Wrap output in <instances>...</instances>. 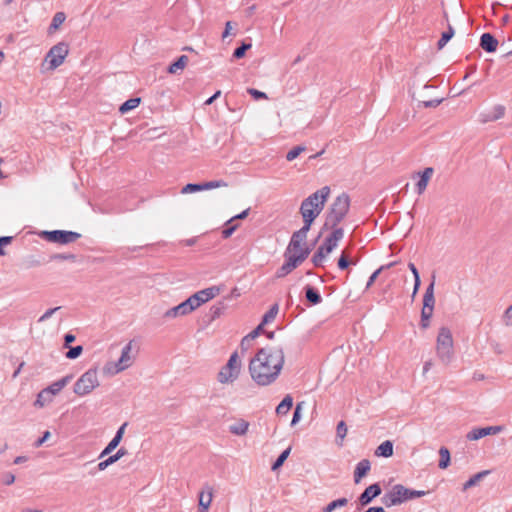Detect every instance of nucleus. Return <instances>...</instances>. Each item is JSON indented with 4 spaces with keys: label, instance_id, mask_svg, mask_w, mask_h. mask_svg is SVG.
Listing matches in <instances>:
<instances>
[{
    "label": "nucleus",
    "instance_id": "1",
    "mask_svg": "<svg viewBox=\"0 0 512 512\" xmlns=\"http://www.w3.org/2000/svg\"><path fill=\"white\" fill-rule=\"evenodd\" d=\"M285 363V353L280 346H267L257 351L249 362V373L259 386L273 384L281 374Z\"/></svg>",
    "mask_w": 512,
    "mask_h": 512
},
{
    "label": "nucleus",
    "instance_id": "2",
    "mask_svg": "<svg viewBox=\"0 0 512 512\" xmlns=\"http://www.w3.org/2000/svg\"><path fill=\"white\" fill-rule=\"evenodd\" d=\"M330 194V188L324 186L317 190L301 203L300 213L304 221V228L310 229L313 221L319 216Z\"/></svg>",
    "mask_w": 512,
    "mask_h": 512
},
{
    "label": "nucleus",
    "instance_id": "3",
    "mask_svg": "<svg viewBox=\"0 0 512 512\" xmlns=\"http://www.w3.org/2000/svg\"><path fill=\"white\" fill-rule=\"evenodd\" d=\"M135 360L136 353L134 352V344L131 340L123 346L120 357L117 360H109L104 364L102 373L106 377H114L132 367Z\"/></svg>",
    "mask_w": 512,
    "mask_h": 512
},
{
    "label": "nucleus",
    "instance_id": "4",
    "mask_svg": "<svg viewBox=\"0 0 512 512\" xmlns=\"http://www.w3.org/2000/svg\"><path fill=\"white\" fill-rule=\"evenodd\" d=\"M435 352L439 362L445 366L450 365L455 358L452 331L446 326H442L438 330Z\"/></svg>",
    "mask_w": 512,
    "mask_h": 512
},
{
    "label": "nucleus",
    "instance_id": "5",
    "mask_svg": "<svg viewBox=\"0 0 512 512\" xmlns=\"http://www.w3.org/2000/svg\"><path fill=\"white\" fill-rule=\"evenodd\" d=\"M310 229L302 227L294 232L285 251V258H290L298 264H302L308 255L310 249L307 245V234Z\"/></svg>",
    "mask_w": 512,
    "mask_h": 512
},
{
    "label": "nucleus",
    "instance_id": "6",
    "mask_svg": "<svg viewBox=\"0 0 512 512\" xmlns=\"http://www.w3.org/2000/svg\"><path fill=\"white\" fill-rule=\"evenodd\" d=\"M343 230L341 228H334L325 238L317 251L312 256V263L316 267H322L327 262L329 255L338 246V243L343 238Z\"/></svg>",
    "mask_w": 512,
    "mask_h": 512
},
{
    "label": "nucleus",
    "instance_id": "7",
    "mask_svg": "<svg viewBox=\"0 0 512 512\" xmlns=\"http://www.w3.org/2000/svg\"><path fill=\"white\" fill-rule=\"evenodd\" d=\"M428 493V491L409 489L401 484H397L392 486L384 495L383 502L387 507H391L425 496Z\"/></svg>",
    "mask_w": 512,
    "mask_h": 512
},
{
    "label": "nucleus",
    "instance_id": "8",
    "mask_svg": "<svg viewBox=\"0 0 512 512\" xmlns=\"http://www.w3.org/2000/svg\"><path fill=\"white\" fill-rule=\"evenodd\" d=\"M242 371V360L237 352H233L227 363L217 373L216 380L221 385H232L238 380Z\"/></svg>",
    "mask_w": 512,
    "mask_h": 512
},
{
    "label": "nucleus",
    "instance_id": "9",
    "mask_svg": "<svg viewBox=\"0 0 512 512\" xmlns=\"http://www.w3.org/2000/svg\"><path fill=\"white\" fill-rule=\"evenodd\" d=\"M69 54L68 44L65 42H59L52 46L46 53L44 60L41 64V68L44 72L54 71L61 66L66 57Z\"/></svg>",
    "mask_w": 512,
    "mask_h": 512
},
{
    "label": "nucleus",
    "instance_id": "10",
    "mask_svg": "<svg viewBox=\"0 0 512 512\" xmlns=\"http://www.w3.org/2000/svg\"><path fill=\"white\" fill-rule=\"evenodd\" d=\"M99 386L98 369L92 367L78 378L73 386V392L79 397H84L91 394Z\"/></svg>",
    "mask_w": 512,
    "mask_h": 512
},
{
    "label": "nucleus",
    "instance_id": "11",
    "mask_svg": "<svg viewBox=\"0 0 512 512\" xmlns=\"http://www.w3.org/2000/svg\"><path fill=\"white\" fill-rule=\"evenodd\" d=\"M72 376L67 375L58 381L53 382L48 387L42 389L38 394L34 402V406L37 408H44L50 405L54 401V397L57 396L71 381Z\"/></svg>",
    "mask_w": 512,
    "mask_h": 512
},
{
    "label": "nucleus",
    "instance_id": "12",
    "mask_svg": "<svg viewBox=\"0 0 512 512\" xmlns=\"http://www.w3.org/2000/svg\"><path fill=\"white\" fill-rule=\"evenodd\" d=\"M41 237L49 242L68 244L76 241L80 234L72 231L54 230V231H43Z\"/></svg>",
    "mask_w": 512,
    "mask_h": 512
},
{
    "label": "nucleus",
    "instance_id": "13",
    "mask_svg": "<svg viewBox=\"0 0 512 512\" xmlns=\"http://www.w3.org/2000/svg\"><path fill=\"white\" fill-rule=\"evenodd\" d=\"M350 206V198L348 194L338 196L332 204L330 220L340 221L347 213Z\"/></svg>",
    "mask_w": 512,
    "mask_h": 512
},
{
    "label": "nucleus",
    "instance_id": "14",
    "mask_svg": "<svg viewBox=\"0 0 512 512\" xmlns=\"http://www.w3.org/2000/svg\"><path fill=\"white\" fill-rule=\"evenodd\" d=\"M503 430L502 426H488V427H480V428H473L471 431H469L466 435L467 440L470 441H477L483 437L489 436V435H496L500 433Z\"/></svg>",
    "mask_w": 512,
    "mask_h": 512
},
{
    "label": "nucleus",
    "instance_id": "15",
    "mask_svg": "<svg viewBox=\"0 0 512 512\" xmlns=\"http://www.w3.org/2000/svg\"><path fill=\"white\" fill-rule=\"evenodd\" d=\"M127 423H123L117 430L114 437L111 439V441L107 444V446L102 450V452L99 455V458H103L109 454H111L120 444V442L123 439V435L125 433V429L127 427Z\"/></svg>",
    "mask_w": 512,
    "mask_h": 512
},
{
    "label": "nucleus",
    "instance_id": "16",
    "mask_svg": "<svg viewBox=\"0 0 512 512\" xmlns=\"http://www.w3.org/2000/svg\"><path fill=\"white\" fill-rule=\"evenodd\" d=\"M191 313H192V311L189 308L187 301L185 300V301L181 302L180 304L166 310L163 314V317L167 320H172V319H176L179 317L187 316Z\"/></svg>",
    "mask_w": 512,
    "mask_h": 512
},
{
    "label": "nucleus",
    "instance_id": "17",
    "mask_svg": "<svg viewBox=\"0 0 512 512\" xmlns=\"http://www.w3.org/2000/svg\"><path fill=\"white\" fill-rule=\"evenodd\" d=\"M250 428V423L243 418H236L228 426L229 432L238 437L246 436Z\"/></svg>",
    "mask_w": 512,
    "mask_h": 512
},
{
    "label": "nucleus",
    "instance_id": "18",
    "mask_svg": "<svg viewBox=\"0 0 512 512\" xmlns=\"http://www.w3.org/2000/svg\"><path fill=\"white\" fill-rule=\"evenodd\" d=\"M505 114V108L502 105H495L489 112L481 113L479 118L483 123L501 119Z\"/></svg>",
    "mask_w": 512,
    "mask_h": 512
},
{
    "label": "nucleus",
    "instance_id": "19",
    "mask_svg": "<svg viewBox=\"0 0 512 512\" xmlns=\"http://www.w3.org/2000/svg\"><path fill=\"white\" fill-rule=\"evenodd\" d=\"M223 291V286H211L196 292L202 304L210 301Z\"/></svg>",
    "mask_w": 512,
    "mask_h": 512
},
{
    "label": "nucleus",
    "instance_id": "20",
    "mask_svg": "<svg viewBox=\"0 0 512 512\" xmlns=\"http://www.w3.org/2000/svg\"><path fill=\"white\" fill-rule=\"evenodd\" d=\"M381 493V488L378 484H372L365 489V491L360 495L359 501L362 505H366L371 502L373 498L378 496Z\"/></svg>",
    "mask_w": 512,
    "mask_h": 512
},
{
    "label": "nucleus",
    "instance_id": "21",
    "mask_svg": "<svg viewBox=\"0 0 512 512\" xmlns=\"http://www.w3.org/2000/svg\"><path fill=\"white\" fill-rule=\"evenodd\" d=\"M127 450L125 448H120L115 454L109 456L107 459L101 461L98 463V470L104 471L106 470L110 465L116 463L118 460H120L122 457L127 455Z\"/></svg>",
    "mask_w": 512,
    "mask_h": 512
},
{
    "label": "nucleus",
    "instance_id": "22",
    "mask_svg": "<svg viewBox=\"0 0 512 512\" xmlns=\"http://www.w3.org/2000/svg\"><path fill=\"white\" fill-rule=\"evenodd\" d=\"M490 474V471L489 470H484V471H481V472H478L476 474H474L473 476H471L462 486V491H467L473 487H476L478 486L486 476H488Z\"/></svg>",
    "mask_w": 512,
    "mask_h": 512
},
{
    "label": "nucleus",
    "instance_id": "23",
    "mask_svg": "<svg viewBox=\"0 0 512 512\" xmlns=\"http://www.w3.org/2000/svg\"><path fill=\"white\" fill-rule=\"evenodd\" d=\"M433 168L431 167H427L424 169V171L421 173L420 175V179L419 181L417 182L416 184V189H417V193L420 195L422 194L426 188H427V185L433 175Z\"/></svg>",
    "mask_w": 512,
    "mask_h": 512
},
{
    "label": "nucleus",
    "instance_id": "24",
    "mask_svg": "<svg viewBox=\"0 0 512 512\" xmlns=\"http://www.w3.org/2000/svg\"><path fill=\"white\" fill-rule=\"evenodd\" d=\"M213 499V489L210 486H205L199 493V506L203 510H207Z\"/></svg>",
    "mask_w": 512,
    "mask_h": 512
},
{
    "label": "nucleus",
    "instance_id": "25",
    "mask_svg": "<svg viewBox=\"0 0 512 512\" xmlns=\"http://www.w3.org/2000/svg\"><path fill=\"white\" fill-rule=\"evenodd\" d=\"M498 41L490 33H484L480 39V46L487 52H494L497 49Z\"/></svg>",
    "mask_w": 512,
    "mask_h": 512
},
{
    "label": "nucleus",
    "instance_id": "26",
    "mask_svg": "<svg viewBox=\"0 0 512 512\" xmlns=\"http://www.w3.org/2000/svg\"><path fill=\"white\" fill-rule=\"evenodd\" d=\"M300 264H298L296 261L285 258V262L283 265L277 270L276 277L277 278H283L289 273H291L294 269H296Z\"/></svg>",
    "mask_w": 512,
    "mask_h": 512
},
{
    "label": "nucleus",
    "instance_id": "27",
    "mask_svg": "<svg viewBox=\"0 0 512 512\" xmlns=\"http://www.w3.org/2000/svg\"><path fill=\"white\" fill-rule=\"evenodd\" d=\"M348 433V426L344 421H340L336 427L335 444L342 447L344 444L345 437Z\"/></svg>",
    "mask_w": 512,
    "mask_h": 512
},
{
    "label": "nucleus",
    "instance_id": "28",
    "mask_svg": "<svg viewBox=\"0 0 512 512\" xmlns=\"http://www.w3.org/2000/svg\"><path fill=\"white\" fill-rule=\"evenodd\" d=\"M65 20H66V15L64 12L55 13V15L52 18L51 24L48 28V33L50 35L54 34L61 27V25L65 22Z\"/></svg>",
    "mask_w": 512,
    "mask_h": 512
},
{
    "label": "nucleus",
    "instance_id": "29",
    "mask_svg": "<svg viewBox=\"0 0 512 512\" xmlns=\"http://www.w3.org/2000/svg\"><path fill=\"white\" fill-rule=\"evenodd\" d=\"M435 297H434V281H432L426 288L423 296V307L434 308Z\"/></svg>",
    "mask_w": 512,
    "mask_h": 512
},
{
    "label": "nucleus",
    "instance_id": "30",
    "mask_svg": "<svg viewBox=\"0 0 512 512\" xmlns=\"http://www.w3.org/2000/svg\"><path fill=\"white\" fill-rule=\"evenodd\" d=\"M293 406V398L291 395H286L283 400L276 407L278 415H286Z\"/></svg>",
    "mask_w": 512,
    "mask_h": 512
},
{
    "label": "nucleus",
    "instance_id": "31",
    "mask_svg": "<svg viewBox=\"0 0 512 512\" xmlns=\"http://www.w3.org/2000/svg\"><path fill=\"white\" fill-rule=\"evenodd\" d=\"M375 454L382 457H390L393 455V443L389 440L382 442L376 449Z\"/></svg>",
    "mask_w": 512,
    "mask_h": 512
},
{
    "label": "nucleus",
    "instance_id": "32",
    "mask_svg": "<svg viewBox=\"0 0 512 512\" xmlns=\"http://www.w3.org/2000/svg\"><path fill=\"white\" fill-rule=\"evenodd\" d=\"M188 63V57L186 55L180 56L177 61L172 63L169 68L168 72L171 74H176L179 70H183Z\"/></svg>",
    "mask_w": 512,
    "mask_h": 512
},
{
    "label": "nucleus",
    "instance_id": "33",
    "mask_svg": "<svg viewBox=\"0 0 512 512\" xmlns=\"http://www.w3.org/2000/svg\"><path fill=\"white\" fill-rule=\"evenodd\" d=\"M370 470V462L366 459L360 461L356 466V479L355 482H359V480L364 477L367 472Z\"/></svg>",
    "mask_w": 512,
    "mask_h": 512
},
{
    "label": "nucleus",
    "instance_id": "34",
    "mask_svg": "<svg viewBox=\"0 0 512 512\" xmlns=\"http://www.w3.org/2000/svg\"><path fill=\"white\" fill-rule=\"evenodd\" d=\"M141 102L140 98H130L127 101H125L119 108V111L121 114H125L139 106Z\"/></svg>",
    "mask_w": 512,
    "mask_h": 512
},
{
    "label": "nucleus",
    "instance_id": "35",
    "mask_svg": "<svg viewBox=\"0 0 512 512\" xmlns=\"http://www.w3.org/2000/svg\"><path fill=\"white\" fill-rule=\"evenodd\" d=\"M439 455H440V461H439V468L440 469H446L450 465V452L447 448L441 447L439 449Z\"/></svg>",
    "mask_w": 512,
    "mask_h": 512
},
{
    "label": "nucleus",
    "instance_id": "36",
    "mask_svg": "<svg viewBox=\"0 0 512 512\" xmlns=\"http://www.w3.org/2000/svg\"><path fill=\"white\" fill-rule=\"evenodd\" d=\"M305 295L307 300L314 305L319 304L321 302L320 294L311 286H307L305 288Z\"/></svg>",
    "mask_w": 512,
    "mask_h": 512
},
{
    "label": "nucleus",
    "instance_id": "37",
    "mask_svg": "<svg viewBox=\"0 0 512 512\" xmlns=\"http://www.w3.org/2000/svg\"><path fill=\"white\" fill-rule=\"evenodd\" d=\"M263 327L264 325L260 323L252 332L246 335L241 341V347H244L245 343L251 342L252 340L256 339L260 335Z\"/></svg>",
    "mask_w": 512,
    "mask_h": 512
},
{
    "label": "nucleus",
    "instance_id": "38",
    "mask_svg": "<svg viewBox=\"0 0 512 512\" xmlns=\"http://www.w3.org/2000/svg\"><path fill=\"white\" fill-rule=\"evenodd\" d=\"M277 314H278V305L275 304L263 316V319L261 321L262 325H266V324L274 321V319L276 318Z\"/></svg>",
    "mask_w": 512,
    "mask_h": 512
},
{
    "label": "nucleus",
    "instance_id": "39",
    "mask_svg": "<svg viewBox=\"0 0 512 512\" xmlns=\"http://www.w3.org/2000/svg\"><path fill=\"white\" fill-rule=\"evenodd\" d=\"M454 35V29L451 25L448 26V30L443 32L441 35L440 40L438 41V48L442 49L448 41L453 37Z\"/></svg>",
    "mask_w": 512,
    "mask_h": 512
},
{
    "label": "nucleus",
    "instance_id": "40",
    "mask_svg": "<svg viewBox=\"0 0 512 512\" xmlns=\"http://www.w3.org/2000/svg\"><path fill=\"white\" fill-rule=\"evenodd\" d=\"M290 451H291V448H287L286 450H284L280 455L279 457L277 458V460L273 463L272 465V470L275 471L277 469H279L283 464L284 462L286 461V459L288 458L289 454H290Z\"/></svg>",
    "mask_w": 512,
    "mask_h": 512
},
{
    "label": "nucleus",
    "instance_id": "41",
    "mask_svg": "<svg viewBox=\"0 0 512 512\" xmlns=\"http://www.w3.org/2000/svg\"><path fill=\"white\" fill-rule=\"evenodd\" d=\"M347 499L346 498H340V499H337V500H334L332 502H330L324 509V512H332L333 510L337 509V508H341L343 507L344 505L347 504Z\"/></svg>",
    "mask_w": 512,
    "mask_h": 512
},
{
    "label": "nucleus",
    "instance_id": "42",
    "mask_svg": "<svg viewBox=\"0 0 512 512\" xmlns=\"http://www.w3.org/2000/svg\"><path fill=\"white\" fill-rule=\"evenodd\" d=\"M188 305H189V308L191 309V311H195L197 308H199L202 303L201 301L199 300V297L196 295V293L192 294L189 298L186 299Z\"/></svg>",
    "mask_w": 512,
    "mask_h": 512
},
{
    "label": "nucleus",
    "instance_id": "43",
    "mask_svg": "<svg viewBox=\"0 0 512 512\" xmlns=\"http://www.w3.org/2000/svg\"><path fill=\"white\" fill-rule=\"evenodd\" d=\"M305 147L304 146H296L294 147L293 149H291L287 155H286V159L288 161H293L294 159H296L302 152L305 151Z\"/></svg>",
    "mask_w": 512,
    "mask_h": 512
},
{
    "label": "nucleus",
    "instance_id": "44",
    "mask_svg": "<svg viewBox=\"0 0 512 512\" xmlns=\"http://www.w3.org/2000/svg\"><path fill=\"white\" fill-rule=\"evenodd\" d=\"M225 186H227V184L224 181L216 180V181H209V182L203 183L202 189L210 190V189H215V188H220V187H225Z\"/></svg>",
    "mask_w": 512,
    "mask_h": 512
},
{
    "label": "nucleus",
    "instance_id": "45",
    "mask_svg": "<svg viewBox=\"0 0 512 512\" xmlns=\"http://www.w3.org/2000/svg\"><path fill=\"white\" fill-rule=\"evenodd\" d=\"M303 406H304V402H300L296 405V408H295V411L293 414V418L291 421L292 426H295L301 420V412H302Z\"/></svg>",
    "mask_w": 512,
    "mask_h": 512
},
{
    "label": "nucleus",
    "instance_id": "46",
    "mask_svg": "<svg viewBox=\"0 0 512 512\" xmlns=\"http://www.w3.org/2000/svg\"><path fill=\"white\" fill-rule=\"evenodd\" d=\"M198 191H203L202 184H187L182 188L181 193L188 194Z\"/></svg>",
    "mask_w": 512,
    "mask_h": 512
},
{
    "label": "nucleus",
    "instance_id": "47",
    "mask_svg": "<svg viewBox=\"0 0 512 512\" xmlns=\"http://www.w3.org/2000/svg\"><path fill=\"white\" fill-rule=\"evenodd\" d=\"M251 48L250 43H243L242 46L235 49L233 56L237 59L242 58L245 55V52Z\"/></svg>",
    "mask_w": 512,
    "mask_h": 512
},
{
    "label": "nucleus",
    "instance_id": "48",
    "mask_svg": "<svg viewBox=\"0 0 512 512\" xmlns=\"http://www.w3.org/2000/svg\"><path fill=\"white\" fill-rule=\"evenodd\" d=\"M83 348L82 346L72 347L67 353L66 357L68 359H76L82 354Z\"/></svg>",
    "mask_w": 512,
    "mask_h": 512
},
{
    "label": "nucleus",
    "instance_id": "49",
    "mask_svg": "<svg viewBox=\"0 0 512 512\" xmlns=\"http://www.w3.org/2000/svg\"><path fill=\"white\" fill-rule=\"evenodd\" d=\"M384 271V267H379L376 271H374L371 276L369 277L367 283H366V286H365V290L369 289L373 283L375 282V280L377 279V277L379 276V274Z\"/></svg>",
    "mask_w": 512,
    "mask_h": 512
},
{
    "label": "nucleus",
    "instance_id": "50",
    "mask_svg": "<svg viewBox=\"0 0 512 512\" xmlns=\"http://www.w3.org/2000/svg\"><path fill=\"white\" fill-rule=\"evenodd\" d=\"M503 323L508 327H512V305L504 312Z\"/></svg>",
    "mask_w": 512,
    "mask_h": 512
},
{
    "label": "nucleus",
    "instance_id": "51",
    "mask_svg": "<svg viewBox=\"0 0 512 512\" xmlns=\"http://www.w3.org/2000/svg\"><path fill=\"white\" fill-rule=\"evenodd\" d=\"M247 92L255 99H267V95L254 88H249Z\"/></svg>",
    "mask_w": 512,
    "mask_h": 512
},
{
    "label": "nucleus",
    "instance_id": "52",
    "mask_svg": "<svg viewBox=\"0 0 512 512\" xmlns=\"http://www.w3.org/2000/svg\"><path fill=\"white\" fill-rule=\"evenodd\" d=\"M226 226H227V228H225L222 231V236L224 238H229L234 233V231L237 229L238 225L232 223V224L226 225Z\"/></svg>",
    "mask_w": 512,
    "mask_h": 512
},
{
    "label": "nucleus",
    "instance_id": "53",
    "mask_svg": "<svg viewBox=\"0 0 512 512\" xmlns=\"http://www.w3.org/2000/svg\"><path fill=\"white\" fill-rule=\"evenodd\" d=\"M248 213H249V209L244 210V211H243V212H241L240 214L235 215V216H233L232 218H230V219L226 222V225H230V224H232L235 220L245 219V218L248 216Z\"/></svg>",
    "mask_w": 512,
    "mask_h": 512
},
{
    "label": "nucleus",
    "instance_id": "54",
    "mask_svg": "<svg viewBox=\"0 0 512 512\" xmlns=\"http://www.w3.org/2000/svg\"><path fill=\"white\" fill-rule=\"evenodd\" d=\"M60 307L48 309L39 319L38 322H44L49 319Z\"/></svg>",
    "mask_w": 512,
    "mask_h": 512
},
{
    "label": "nucleus",
    "instance_id": "55",
    "mask_svg": "<svg viewBox=\"0 0 512 512\" xmlns=\"http://www.w3.org/2000/svg\"><path fill=\"white\" fill-rule=\"evenodd\" d=\"M12 237H0V255H5L4 246L11 243Z\"/></svg>",
    "mask_w": 512,
    "mask_h": 512
},
{
    "label": "nucleus",
    "instance_id": "56",
    "mask_svg": "<svg viewBox=\"0 0 512 512\" xmlns=\"http://www.w3.org/2000/svg\"><path fill=\"white\" fill-rule=\"evenodd\" d=\"M433 310H434V308L422 307L421 318H424L425 320H430L433 315Z\"/></svg>",
    "mask_w": 512,
    "mask_h": 512
},
{
    "label": "nucleus",
    "instance_id": "57",
    "mask_svg": "<svg viewBox=\"0 0 512 512\" xmlns=\"http://www.w3.org/2000/svg\"><path fill=\"white\" fill-rule=\"evenodd\" d=\"M348 265H349V261H348L347 257L343 254V255L339 258V260H338V267H339L340 269H345V268H347V267H348Z\"/></svg>",
    "mask_w": 512,
    "mask_h": 512
},
{
    "label": "nucleus",
    "instance_id": "58",
    "mask_svg": "<svg viewBox=\"0 0 512 512\" xmlns=\"http://www.w3.org/2000/svg\"><path fill=\"white\" fill-rule=\"evenodd\" d=\"M51 434L49 431H45L43 436L37 440L35 443L36 447H40L44 442H46L50 438Z\"/></svg>",
    "mask_w": 512,
    "mask_h": 512
},
{
    "label": "nucleus",
    "instance_id": "59",
    "mask_svg": "<svg viewBox=\"0 0 512 512\" xmlns=\"http://www.w3.org/2000/svg\"><path fill=\"white\" fill-rule=\"evenodd\" d=\"M233 26H232V23L230 21L226 22L225 24V30L222 34V38H226L228 37L230 34H231V30H232Z\"/></svg>",
    "mask_w": 512,
    "mask_h": 512
},
{
    "label": "nucleus",
    "instance_id": "60",
    "mask_svg": "<svg viewBox=\"0 0 512 512\" xmlns=\"http://www.w3.org/2000/svg\"><path fill=\"white\" fill-rule=\"evenodd\" d=\"M15 481V476L11 473H8L4 476L3 482L6 485H11Z\"/></svg>",
    "mask_w": 512,
    "mask_h": 512
},
{
    "label": "nucleus",
    "instance_id": "61",
    "mask_svg": "<svg viewBox=\"0 0 512 512\" xmlns=\"http://www.w3.org/2000/svg\"><path fill=\"white\" fill-rule=\"evenodd\" d=\"M221 91H217L213 96L206 100V105H211L218 97H220Z\"/></svg>",
    "mask_w": 512,
    "mask_h": 512
},
{
    "label": "nucleus",
    "instance_id": "62",
    "mask_svg": "<svg viewBox=\"0 0 512 512\" xmlns=\"http://www.w3.org/2000/svg\"><path fill=\"white\" fill-rule=\"evenodd\" d=\"M441 100H430V101H426L424 102V106L425 107H436L440 104Z\"/></svg>",
    "mask_w": 512,
    "mask_h": 512
},
{
    "label": "nucleus",
    "instance_id": "63",
    "mask_svg": "<svg viewBox=\"0 0 512 512\" xmlns=\"http://www.w3.org/2000/svg\"><path fill=\"white\" fill-rule=\"evenodd\" d=\"M408 267L411 270V272L414 276V279H417V277H420L419 272L413 263H409Z\"/></svg>",
    "mask_w": 512,
    "mask_h": 512
},
{
    "label": "nucleus",
    "instance_id": "64",
    "mask_svg": "<svg viewBox=\"0 0 512 512\" xmlns=\"http://www.w3.org/2000/svg\"><path fill=\"white\" fill-rule=\"evenodd\" d=\"M64 340H65V345L67 346L70 343L75 341V336L72 335V334H66L65 337H64Z\"/></svg>",
    "mask_w": 512,
    "mask_h": 512
}]
</instances>
